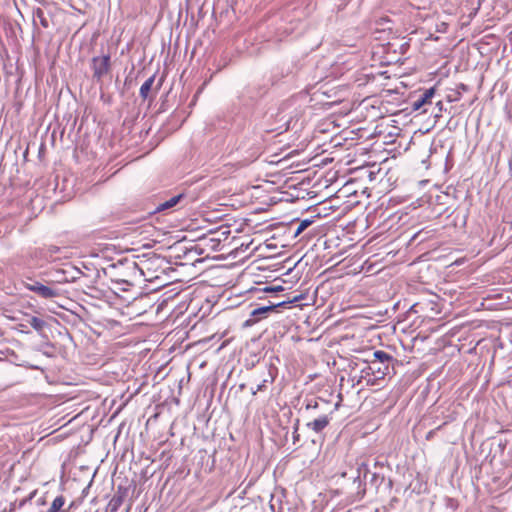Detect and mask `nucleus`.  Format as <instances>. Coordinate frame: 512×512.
<instances>
[{"label": "nucleus", "instance_id": "obj_1", "mask_svg": "<svg viewBox=\"0 0 512 512\" xmlns=\"http://www.w3.org/2000/svg\"><path fill=\"white\" fill-rule=\"evenodd\" d=\"M23 283L27 290L33 292L41 299L56 301V299L63 298L66 294V290L62 287L59 285H51L45 279L39 281L33 278H27Z\"/></svg>", "mask_w": 512, "mask_h": 512}, {"label": "nucleus", "instance_id": "obj_2", "mask_svg": "<svg viewBox=\"0 0 512 512\" xmlns=\"http://www.w3.org/2000/svg\"><path fill=\"white\" fill-rule=\"evenodd\" d=\"M111 268L116 271L117 275L129 277V279H117V282H122L128 285H132L133 280L137 276L144 274L142 268L138 266L136 261L129 260L127 258L118 260L116 263L111 265Z\"/></svg>", "mask_w": 512, "mask_h": 512}, {"label": "nucleus", "instance_id": "obj_3", "mask_svg": "<svg viewBox=\"0 0 512 512\" xmlns=\"http://www.w3.org/2000/svg\"><path fill=\"white\" fill-rule=\"evenodd\" d=\"M91 70L93 72V80L101 84L103 78L107 76L111 71V57L109 54L94 56L90 63Z\"/></svg>", "mask_w": 512, "mask_h": 512}, {"label": "nucleus", "instance_id": "obj_4", "mask_svg": "<svg viewBox=\"0 0 512 512\" xmlns=\"http://www.w3.org/2000/svg\"><path fill=\"white\" fill-rule=\"evenodd\" d=\"M287 303L288 302H286V301H281V302H277V303L268 301L267 304L254 308L250 312V318H248L243 323V327L247 328V327L253 326L258 321L267 318L268 315L271 312H274L278 307H282V306L286 305Z\"/></svg>", "mask_w": 512, "mask_h": 512}, {"label": "nucleus", "instance_id": "obj_5", "mask_svg": "<svg viewBox=\"0 0 512 512\" xmlns=\"http://www.w3.org/2000/svg\"><path fill=\"white\" fill-rule=\"evenodd\" d=\"M358 475L354 478L353 485H355L356 491L354 494L348 497L349 503H354L360 501L364 498L366 494V485L361 481V474H363L364 478L367 477L369 473L368 466L365 463H361L357 468Z\"/></svg>", "mask_w": 512, "mask_h": 512}, {"label": "nucleus", "instance_id": "obj_6", "mask_svg": "<svg viewBox=\"0 0 512 512\" xmlns=\"http://www.w3.org/2000/svg\"><path fill=\"white\" fill-rule=\"evenodd\" d=\"M333 412L334 410L330 411L329 413H321L313 420L307 422L305 424L306 428L320 436L325 428L330 424L333 418Z\"/></svg>", "mask_w": 512, "mask_h": 512}, {"label": "nucleus", "instance_id": "obj_7", "mask_svg": "<svg viewBox=\"0 0 512 512\" xmlns=\"http://www.w3.org/2000/svg\"><path fill=\"white\" fill-rule=\"evenodd\" d=\"M391 368H393V365L369 361L363 373H365L366 376H373V381H376L388 375Z\"/></svg>", "mask_w": 512, "mask_h": 512}, {"label": "nucleus", "instance_id": "obj_8", "mask_svg": "<svg viewBox=\"0 0 512 512\" xmlns=\"http://www.w3.org/2000/svg\"><path fill=\"white\" fill-rule=\"evenodd\" d=\"M286 106L287 104H282L280 111L276 115L278 118V125L275 127L267 128L266 132H277V134H282L283 132L289 130L292 117L283 114Z\"/></svg>", "mask_w": 512, "mask_h": 512}, {"label": "nucleus", "instance_id": "obj_9", "mask_svg": "<svg viewBox=\"0 0 512 512\" xmlns=\"http://www.w3.org/2000/svg\"><path fill=\"white\" fill-rule=\"evenodd\" d=\"M185 199H186V195L184 193H179L177 195H174L170 199H168L162 203H159L155 207L153 213L164 212V211L173 209L178 205L185 206L187 204V203H184Z\"/></svg>", "mask_w": 512, "mask_h": 512}, {"label": "nucleus", "instance_id": "obj_10", "mask_svg": "<svg viewBox=\"0 0 512 512\" xmlns=\"http://www.w3.org/2000/svg\"><path fill=\"white\" fill-rule=\"evenodd\" d=\"M63 270L66 283L76 282L83 276V272L79 268L73 266L70 263L64 264Z\"/></svg>", "mask_w": 512, "mask_h": 512}, {"label": "nucleus", "instance_id": "obj_11", "mask_svg": "<svg viewBox=\"0 0 512 512\" xmlns=\"http://www.w3.org/2000/svg\"><path fill=\"white\" fill-rule=\"evenodd\" d=\"M436 89L435 87H431L429 89H426L419 97L418 99L414 100L411 104V107L414 111L419 110L422 108L425 104L429 103L432 97L435 95Z\"/></svg>", "mask_w": 512, "mask_h": 512}, {"label": "nucleus", "instance_id": "obj_12", "mask_svg": "<svg viewBox=\"0 0 512 512\" xmlns=\"http://www.w3.org/2000/svg\"><path fill=\"white\" fill-rule=\"evenodd\" d=\"M46 276H47L46 280L51 285H59L60 287H62L61 285L66 283L63 267L60 269H56L54 271L47 272Z\"/></svg>", "mask_w": 512, "mask_h": 512}, {"label": "nucleus", "instance_id": "obj_13", "mask_svg": "<svg viewBox=\"0 0 512 512\" xmlns=\"http://www.w3.org/2000/svg\"><path fill=\"white\" fill-rule=\"evenodd\" d=\"M371 361L380 363V364L383 363V364L393 365L394 358L392 355H390L389 353H387L385 351L377 350L373 353V360H371Z\"/></svg>", "mask_w": 512, "mask_h": 512}, {"label": "nucleus", "instance_id": "obj_14", "mask_svg": "<svg viewBox=\"0 0 512 512\" xmlns=\"http://www.w3.org/2000/svg\"><path fill=\"white\" fill-rule=\"evenodd\" d=\"M156 75L153 74L150 76L140 87L139 94L143 100H146L152 90L153 84L155 82Z\"/></svg>", "mask_w": 512, "mask_h": 512}, {"label": "nucleus", "instance_id": "obj_15", "mask_svg": "<svg viewBox=\"0 0 512 512\" xmlns=\"http://www.w3.org/2000/svg\"><path fill=\"white\" fill-rule=\"evenodd\" d=\"M33 21H34V24L36 23V21H39L40 25L43 28H48L49 27V21L46 18L45 14H44V11L41 8H37L36 10H34V12H33Z\"/></svg>", "mask_w": 512, "mask_h": 512}, {"label": "nucleus", "instance_id": "obj_16", "mask_svg": "<svg viewBox=\"0 0 512 512\" xmlns=\"http://www.w3.org/2000/svg\"><path fill=\"white\" fill-rule=\"evenodd\" d=\"M64 504H65L64 496L59 495L53 500V502H52L50 508L47 510V512H65L64 510H62V507L64 506Z\"/></svg>", "mask_w": 512, "mask_h": 512}, {"label": "nucleus", "instance_id": "obj_17", "mask_svg": "<svg viewBox=\"0 0 512 512\" xmlns=\"http://www.w3.org/2000/svg\"><path fill=\"white\" fill-rule=\"evenodd\" d=\"M27 321L29 325L37 332H41L46 326V322L43 319L36 316L30 317Z\"/></svg>", "mask_w": 512, "mask_h": 512}, {"label": "nucleus", "instance_id": "obj_18", "mask_svg": "<svg viewBox=\"0 0 512 512\" xmlns=\"http://www.w3.org/2000/svg\"><path fill=\"white\" fill-rule=\"evenodd\" d=\"M122 504L121 496H113L109 501L106 510L108 512H117Z\"/></svg>", "mask_w": 512, "mask_h": 512}, {"label": "nucleus", "instance_id": "obj_19", "mask_svg": "<svg viewBox=\"0 0 512 512\" xmlns=\"http://www.w3.org/2000/svg\"><path fill=\"white\" fill-rule=\"evenodd\" d=\"M454 420H455V417L453 415H449L441 425L437 426L435 429L430 430L426 434L425 439L428 441L432 440L437 431L441 430L446 424H448L449 422H452Z\"/></svg>", "mask_w": 512, "mask_h": 512}, {"label": "nucleus", "instance_id": "obj_20", "mask_svg": "<svg viewBox=\"0 0 512 512\" xmlns=\"http://www.w3.org/2000/svg\"><path fill=\"white\" fill-rule=\"evenodd\" d=\"M327 402L322 400V399H319V400H311V401H308L306 406H305V409L307 411H313V410H322V407L323 406H327Z\"/></svg>", "mask_w": 512, "mask_h": 512}, {"label": "nucleus", "instance_id": "obj_21", "mask_svg": "<svg viewBox=\"0 0 512 512\" xmlns=\"http://www.w3.org/2000/svg\"><path fill=\"white\" fill-rule=\"evenodd\" d=\"M260 150H261V148L258 145H254L253 144L249 148V150H248L249 155L244 158V161L247 162V163L255 161L258 158V156L260 155V153H261Z\"/></svg>", "mask_w": 512, "mask_h": 512}, {"label": "nucleus", "instance_id": "obj_22", "mask_svg": "<svg viewBox=\"0 0 512 512\" xmlns=\"http://www.w3.org/2000/svg\"><path fill=\"white\" fill-rule=\"evenodd\" d=\"M313 222H314V220L312 218H306V219L301 220L296 231H295V236H298L299 234H301L310 225H312Z\"/></svg>", "mask_w": 512, "mask_h": 512}, {"label": "nucleus", "instance_id": "obj_23", "mask_svg": "<svg viewBox=\"0 0 512 512\" xmlns=\"http://www.w3.org/2000/svg\"><path fill=\"white\" fill-rule=\"evenodd\" d=\"M274 381V375L271 369L268 370V376L262 380L260 384L257 385L256 391H262L266 387V383L273 382Z\"/></svg>", "mask_w": 512, "mask_h": 512}, {"label": "nucleus", "instance_id": "obj_24", "mask_svg": "<svg viewBox=\"0 0 512 512\" xmlns=\"http://www.w3.org/2000/svg\"><path fill=\"white\" fill-rule=\"evenodd\" d=\"M384 477L380 476L378 473H372L370 482L372 484H375V486L378 488L380 484L383 482Z\"/></svg>", "mask_w": 512, "mask_h": 512}, {"label": "nucleus", "instance_id": "obj_25", "mask_svg": "<svg viewBox=\"0 0 512 512\" xmlns=\"http://www.w3.org/2000/svg\"><path fill=\"white\" fill-rule=\"evenodd\" d=\"M126 494H127V489L120 485L117 487V490H116V493L114 494V496H121V500H122V502H124Z\"/></svg>", "mask_w": 512, "mask_h": 512}, {"label": "nucleus", "instance_id": "obj_26", "mask_svg": "<svg viewBox=\"0 0 512 512\" xmlns=\"http://www.w3.org/2000/svg\"><path fill=\"white\" fill-rule=\"evenodd\" d=\"M283 290H284V288L282 286H280V285L279 286H275V287L266 286L263 289L264 292H268V293H270V292H278V291H283Z\"/></svg>", "mask_w": 512, "mask_h": 512}, {"label": "nucleus", "instance_id": "obj_27", "mask_svg": "<svg viewBox=\"0 0 512 512\" xmlns=\"http://www.w3.org/2000/svg\"><path fill=\"white\" fill-rule=\"evenodd\" d=\"M436 107L438 108V113L435 114V118H439L441 116V112L444 109L442 101L437 102Z\"/></svg>", "mask_w": 512, "mask_h": 512}, {"label": "nucleus", "instance_id": "obj_28", "mask_svg": "<svg viewBox=\"0 0 512 512\" xmlns=\"http://www.w3.org/2000/svg\"><path fill=\"white\" fill-rule=\"evenodd\" d=\"M292 437H293V443L295 444L296 442L299 441V437L300 435L298 434V431H293V434H292Z\"/></svg>", "mask_w": 512, "mask_h": 512}, {"label": "nucleus", "instance_id": "obj_29", "mask_svg": "<svg viewBox=\"0 0 512 512\" xmlns=\"http://www.w3.org/2000/svg\"><path fill=\"white\" fill-rule=\"evenodd\" d=\"M50 255L52 256L54 253H57L59 251V247L53 246L49 250Z\"/></svg>", "mask_w": 512, "mask_h": 512}, {"label": "nucleus", "instance_id": "obj_30", "mask_svg": "<svg viewBox=\"0 0 512 512\" xmlns=\"http://www.w3.org/2000/svg\"><path fill=\"white\" fill-rule=\"evenodd\" d=\"M298 429H299V420L297 419V420H296V422H295V424H294V426H293V431H296V432H297V431H298Z\"/></svg>", "mask_w": 512, "mask_h": 512}, {"label": "nucleus", "instance_id": "obj_31", "mask_svg": "<svg viewBox=\"0 0 512 512\" xmlns=\"http://www.w3.org/2000/svg\"><path fill=\"white\" fill-rule=\"evenodd\" d=\"M458 99H459V97L454 98V96H451V97L448 96V101L449 102L457 101Z\"/></svg>", "mask_w": 512, "mask_h": 512}, {"label": "nucleus", "instance_id": "obj_32", "mask_svg": "<svg viewBox=\"0 0 512 512\" xmlns=\"http://www.w3.org/2000/svg\"><path fill=\"white\" fill-rule=\"evenodd\" d=\"M458 99H459V97L454 98V96H451V97L448 96V101L449 102L457 101Z\"/></svg>", "mask_w": 512, "mask_h": 512}, {"label": "nucleus", "instance_id": "obj_33", "mask_svg": "<svg viewBox=\"0 0 512 512\" xmlns=\"http://www.w3.org/2000/svg\"><path fill=\"white\" fill-rule=\"evenodd\" d=\"M459 87L461 88V90H466L467 89V86L465 84H463V83H461L459 85Z\"/></svg>", "mask_w": 512, "mask_h": 512}, {"label": "nucleus", "instance_id": "obj_34", "mask_svg": "<svg viewBox=\"0 0 512 512\" xmlns=\"http://www.w3.org/2000/svg\"><path fill=\"white\" fill-rule=\"evenodd\" d=\"M31 499V497H29V500ZM28 501V499H24L20 502V506H23L25 504V502Z\"/></svg>", "mask_w": 512, "mask_h": 512}, {"label": "nucleus", "instance_id": "obj_35", "mask_svg": "<svg viewBox=\"0 0 512 512\" xmlns=\"http://www.w3.org/2000/svg\"><path fill=\"white\" fill-rule=\"evenodd\" d=\"M258 391H256V388L255 389H252V395H256Z\"/></svg>", "mask_w": 512, "mask_h": 512}, {"label": "nucleus", "instance_id": "obj_36", "mask_svg": "<svg viewBox=\"0 0 512 512\" xmlns=\"http://www.w3.org/2000/svg\"><path fill=\"white\" fill-rule=\"evenodd\" d=\"M324 442V437H320V443L322 444Z\"/></svg>", "mask_w": 512, "mask_h": 512}, {"label": "nucleus", "instance_id": "obj_37", "mask_svg": "<svg viewBox=\"0 0 512 512\" xmlns=\"http://www.w3.org/2000/svg\"><path fill=\"white\" fill-rule=\"evenodd\" d=\"M338 406H339V404H338V403H336V404H335V408H334V410H336V409L338 408Z\"/></svg>", "mask_w": 512, "mask_h": 512}]
</instances>
